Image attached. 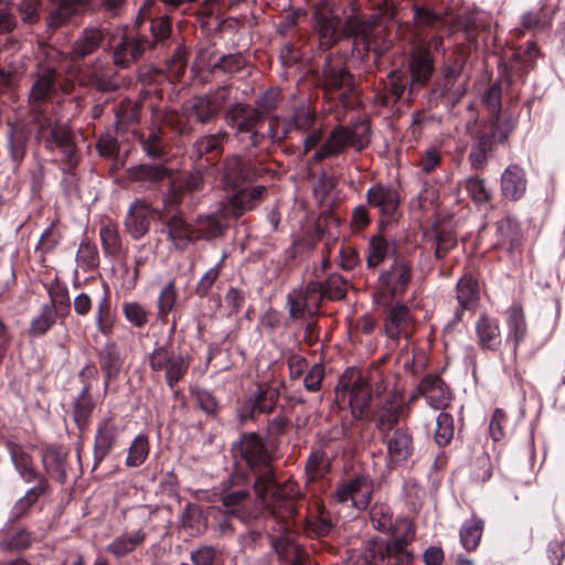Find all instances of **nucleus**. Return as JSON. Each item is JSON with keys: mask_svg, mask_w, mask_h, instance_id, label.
Segmentation results:
<instances>
[{"mask_svg": "<svg viewBox=\"0 0 565 565\" xmlns=\"http://www.w3.org/2000/svg\"><path fill=\"white\" fill-rule=\"evenodd\" d=\"M178 292L174 286V281L170 280L166 284L158 296L157 307H158V317L160 320H167V317L175 307Z\"/></svg>", "mask_w": 565, "mask_h": 565, "instance_id": "64", "label": "nucleus"}, {"mask_svg": "<svg viewBox=\"0 0 565 565\" xmlns=\"http://www.w3.org/2000/svg\"><path fill=\"white\" fill-rule=\"evenodd\" d=\"M259 109L245 103H236L225 114V120L236 140L245 148L259 147L266 135L255 129L262 120Z\"/></svg>", "mask_w": 565, "mask_h": 565, "instance_id": "8", "label": "nucleus"}, {"mask_svg": "<svg viewBox=\"0 0 565 565\" xmlns=\"http://www.w3.org/2000/svg\"><path fill=\"white\" fill-rule=\"evenodd\" d=\"M408 70L414 84L425 85L434 70L429 53L422 49L415 50L411 55Z\"/></svg>", "mask_w": 565, "mask_h": 565, "instance_id": "43", "label": "nucleus"}, {"mask_svg": "<svg viewBox=\"0 0 565 565\" xmlns=\"http://www.w3.org/2000/svg\"><path fill=\"white\" fill-rule=\"evenodd\" d=\"M77 265L85 271L95 269L99 264V256L96 245L88 238H84L76 254Z\"/></svg>", "mask_w": 565, "mask_h": 565, "instance_id": "63", "label": "nucleus"}, {"mask_svg": "<svg viewBox=\"0 0 565 565\" xmlns=\"http://www.w3.org/2000/svg\"><path fill=\"white\" fill-rule=\"evenodd\" d=\"M151 49L150 39L136 28L125 30L113 44V62L116 67L128 68L147 50Z\"/></svg>", "mask_w": 565, "mask_h": 565, "instance_id": "12", "label": "nucleus"}, {"mask_svg": "<svg viewBox=\"0 0 565 565\" xmlns=\"http://www.w3.org/2000/svg\"><path fill=\"white\" fill-rule=\"evenodd\" d=\"M324 86L330 92H337L344 107H352L355 103V84L353 76L341 65L327 61L323 70Z\"/></svg>", "mask_w": 565, "mask_h": 565, "instance_id": "17", "label": "nucleus"}, {"mask_svg": "<svg viewBox=\"0 0 565 565\" xmlns=\"http://www.w3.org/2000/svg\"><path fill=\"white\" fill-rule=\"evenodd\" d=\"M58 316L52 305H42L40 313L31 320L30 334L32 337L44 335L55 324Z\"/></svg>", "mask_w": 565, "mask_h": 565, "instance_id": "55", "label": "nucleus"}, {"mask_svg": "<svg viewBox=\"0 0 565 565\" xmlns=\"http://www.w3.org/2000/svg\"><path fill=\"white\" fill-rule=\"evenodd\" d=\"M47 294L50 297L47 305H52L61 318L67 316L71 308V298L67 287L64 284L55 281L47 288Z\"/></svg>", "mask_w": 565, "mask_h": 565, "instance_id": "59", "label": "nucleus"}, {"mask_svg": "<svg viewBox=\"0 0 565 565\" xmlns=\"http://www.w3.org/2000/svg\"><path fill=\"white\" fill-rule=\"evenodd\" d=\"M226 220H228V216L222 213V209L215 213L199 216L193 227L194 241L213 239L221 236L227 226Z\"/></svg>", "mask_w": 565, "mask_h": 565, "instance_id": "36", "label": "nucleus"}, {"mask_svg": "<svg viewBox=\"0 0 565 565\" xmlns=\"http://www.w3.org/2000/svg\"><path fill=\"white\" fill-rule=\"evenodd\" d=\"M407 414L408 405L403 394L397 390L391 391L377 402L374 415L376 428L381 434L388 433Z\"/></svg>", "mask_w": 565, "mask_h": 565, "instance_id": "15", "label": "nucleus"}, {"mask_svg": "<svg viewBox=\"0 0 565 565\" xmlns=\"http://www.w3.org/2000/svg\"><path fill=\"white\" fill-rule=\"evenodd\" d=\"M394 252L391 242L382 235H374L367 244L366 266L375 268Z\"/></svg>", "mask_w": 565, "mask_h": 565, "instance_id": "50", "label": "nucleus"}, {"mask_svg": "<svg viewBox=\"0 0 565 565\" xmlns=\"http://www.w3.org/2000/svg\"><path fill=\"white\" fill-rule=\"evenodd\" d=\"M411 313L404 303H396L392 306L387 312L384 328L385 334L392 339L397 340L401 337H411Z\"/></svg>", "mask_w": 565, "mask_h": 565, "instance_id": "30", "label": "nucleus"}, {"mask_svg": "<svg viewBox=\"0 0 565 565\" xmlns=\"http://www.w3.org/2000/svg\"><path fill=\"white\" fill-rule=\"evenodd\" d=\"M154 13H157L154 8V0H145L142 6L138 10L137 14V24L140 26L145 21H149V31L151 33L152 39L151 47L156 43H160L166 41L172 31V24L169 15L162 14L159 17H154Z\"/></svg>", "mask_w": 565, "mask_h": 565, "instance_id": "23", "label": "nucleus"}, {"mask_svg": "<svg viewBox=\"0 0 565 565\" xmlns=\"http://www.w3.org/2000/svg\"><path fill=\"white\" fill-rule=\"evenodd\" d=\"M371 140V130L366 121H356L351 126H335L321 146L311 157L312 162H320L327 158L341 154L343 150L351 146L355 150H362Z\"/></svg>", "mask_w": 565, "mask_h": 565, "instance_id": "6", "label": "nucleus"}, {"mask_svg": "<svg viewBox=\"0 0 565 565\" xmlns=\"http://www.w3.org/2000/svg\"><path fill=\"white\" fill-rule=\"evenodd\" d=\"M217 114V110L205 96L194 97L189 107V115L200 124H206L214 120Z\"/></svg>", "mask_w": 565, "mask_h": 565, "instance_id": "62", "label": "nucleus"}, {"mask_svg": "<svg viewBox=\"0 0 565 565\" xmlns=\"http://www.w3.org/2000/svg\"><path fill=\"white\" fill-rule=\"evenodd\" d=\"M44 58L36 64L34 73V83L32 85L29 99L32 103H41L52 97L58 88V67L60 63L67 57L55 47L44 49Z\"/></svg>", "mask_w": 565, "mask_h": 565, "instance_id": "9", "label": "nucleus"}, {"mask_svg": "<svg viewBox=\"0 0 565 565\" xmlns=\"http://www.w3.org/2000/svg\"><path fill=\"white\" fill-rule=\"evenodd\" d=\"M99 237L103 252L106 256L115 257L120 253L121 238L118 233V227L114 222L107 220L102 223L99 228Z\"/></svg>", "mask_w": 565, "mask_h": 565, "instance_id": "53", "label": "nucleus"}, {"mask_svg": "<svg viewBox=\"0 0 565 565\" xmlns=\"http://www.w3.org/2000/svg\"><path fill=\"white\" fill-rule=\"evenodd\" d=\"M254 399L260 406V413H271L279 399V388L270 384H259L254 393H252Z\"/></svg>", "mask_w": 565, "mask_h": 565, "instance_id": "60", "label": "nucleus"}, {"mask_svg": "<svg viewBox=\"0 0 565 565\" xmlns=\"http://www.w3.org/2000/svg\"><path fill=\"white\" fill-rule=\"evenodd\" d=\"M97 355L100 371L104 374V386L106 390L110 381L118 379L124 364V358L114 341H107Z\"/></svg>", "mask_w": 565, "mask_h": 565, "instance_id": "29", "label": "nucleus"}, {"mask_svg": "<svg viewBox=\"0 0 565 565\" xmlns=\"http://www.w3.org/2000/svg\"><path fill=\"white\" fill-rule=\"evenodd\" d=\"M138 143L145 154L150 159L161 160L166 157L161 129L158 127H151L148 132L139 134Z\"/></svg>", "mask_w": 565, "mask_h": 565, "instance_id": "48", "label": "nucleus"}, {"mask_svg": "<svg viewBox=\"0 0 565 565\" xmlns=\"http://www.w3.org/2000/svg\"><path fill=\"white\" fill-rule=\"evenodd\" d=\"M323 299L322 282L309 281L305 287L291 290L287 295V305L292 318H305L315 316Z\"/></svg>", "mask_w": 565, "mask_h": 565, "instance_id": "13", "label": "nucleus"}, {"mask_svg": "<svg viewBox=\"0 0 565 565\" xmlns=\"http://www.w3.org/2000/svg\"><path fill=\"white\" fill-rule=\"evenodd\" d=\"M47 482L45 478H40V483L29 489L11 509L7 526L23 518L38 499L46 491Z\"/></svg>", "mask_w": 565, "mask_h": 565, "instance_id": "46", "label": "nucleus"}, {"mask_svg": "<svg viewBox=\"0 0 565 565\" xmlns=\"http://www.w3.org/2000/svg\"><path fill=\"white\" fill-rule=\"evenodd\" d=\"M408 79L406 75L398 70H393L387 75L386 79L383 82V90H384V99L388 103L390 99L392 102H397L403 95Z\"/></svg>", "mask_w": 565, "mask_h": 565, "instance_id": "58", "label": "nucleus"}, {"mask_svg": "<svg viewBox=\"0 0 565 565\" xmlns=\"http://www.w3.org/2000/svg\"><path fill=\"white\" fill-rule=\"evenodd\" d=\"M494 131L491 127L480 126L471 143L468 160L472 170H482L488 162V154L494 145Z\"/></svg>", "mask_w": 565, "mask_h": 565, "instance_id": "27", "label": "nucleus"}, {"mask_svg": "<svg viewBox=\"0 0 565 565\" xmlns=\"http://www.w3.org/2000/svg\"><path fill=\"white\" fill-rule=\"evenodd\" d=\"M265 192L264 185L239 190L223 204L222 213L228 218H238L246 211L254 209L262 201Z\"/></svg>", "mask_w": 565, "mask_h": 565, "instance_id": "24", "label": "nucleus"}, {"mask_svg": "<svg viewBox=\"0 0 565 565\" xmlns=\"http://www.w3.org/2000/svg\"><path fill=\"white\" fill-rule=\"evenodd\" d=\"M120 433L121 429L113 418L102 419L97 424L93 447V469H96L116 447Z\"/></svg>", "mask_w": 565, "mask_h": 565, "instance_id": "21", "label": "nucleus"}, {"mask_svg": "<svg viewBox=\"0 0 565 565\" xmlns=\"http://www.w3.org/2000/svg\"><path fill=\"white\" fill-rule=\"evenodd\" d=\"M521 239L522 235L515 220L503 217L497 222V247L512 253L520 245Z\"/></svg>", "mask_w": 565, "mask_h": 565, "instance_id": "42", "label": "nucleus"}, {"mask_svg": "<svg viewBox=\"0 0 565 565\" xmlns=\"http://www.w3.org/2000/svg\"><path fill=\"white\" fill-rule=\"evenodd\" d=\"M313 21L319 47L324 51L329 50L340 39V18L326 4H321L315 9Z\"/></svg>", "mask_w": 565, "mask_h": 565, "instance_id": "20", "label": "nucleus"}, {"mask_svg": "<svg viewBox=\"0 0 565 565\" xmlns=\"http://www.w3.org/2000/svg\"><path fill=\"white\" fill-rule=\"evenodd\" d=\"M330 458L327 452L317 448L307 458L306 473L309 480L315 481L323 478L330 471Z\"/></svg>", "mask_w": 565, "mask_h": 565, "instance_id": "54", "label": "nucleus"}, {"mask_svg": "<svg viewBox=\"0 0 565 565\" xmlns=\"http://www.w3.org/2000/svg\"><path fill=\"white\" fill-rule=\"evenodd\" d=\"M233 452L239 466H245L255 477L253 489L263 504L274 510L282 508V515L296 514L298 486L292 481L277 482L273 467L274 454L266 440L257 433H246L233 445Z\"/></svg>", "mask_w": 565, "mask_h": 565, "instance_id": "1", "label": "nucleus"}, {"mask_svg": "<svg viewBox=\"0 0 565 565\" xmlns=\"http://www.w3.org/2000/svg\"><path fill=\"white\" fill-rule=\"evenodd\" d=\"M507 343L513 344V355H516L519 345L524 341L526 335V322L524 313L520 307L512 306L507 311Z\"/></svg>", "mask_w": 565, "mask_h": 565, "instance_id": "38", "label": "nucleus"}, {"mask_svg": "<svg viewBox=\"0 0 565 565\" xmlns=\"http://www.w3.org/2000/svg\"><path fill=\"white\" fill-rule=\"evenodd\" d=\"M36 541V534L28 527H18L6 532L0 540V551L6 553L24 552Z\"/></svg>", "mask_w": 565, "mask_h": 565, "instance_id": "41", "label": "nucleus"}, {"mask_svg": "<svg viewBox=\"0 0 565 565\" xmlns=\"http://www.w3.org/2000/svg\"><path fill=\"white\" fill-rule=\"evenodd\" d=\"M526 190V179L522 168L510 164L501 174V192L505 199L516 201Z\"/></svg>", "mask_w": 565, "mask_h": 565, "instance_id": "35", "label": "nucleus"}, {"mask_svg": "<svg viewBox=\"0 0 565 565\" xmlns=\"http://www.w3.org/2000/svg\"><path fill=\"white\" fill-rule=\"evenodd\" d=\"M412 561L413 553L405 548L404 540L372 537L364 544L363 562L366 565H408Z\"/></svg>", "mask_w": 565, "mask_h": 565, "instance_id": "10", "label": "nucleus"}, {"mask_svg": "<svg viewBox=\"0 0 565 565\" xmlns=\"http://www.w3.org/2000/svg\"><path fill=\"white\" fill-rule=\"evenodd\" d=\"M95 324L103 335H109L114 329V318L110 310L108 287L104 285V292L98 298L95 308Z\"/></svg>", "mask_w": 565, "mask_h": 565, "instance_id": "51", "label": "nucleus"}, {"mask_svg": "<svg viewBox=\"0 0 565 565\" xmlns=\"http://www.w3.org/2000/svg\"><path fill=\"white\" fill-rule=\"evenodd\" d=\"M458 185L467 191L476 204H484L491 200V192L487 189L484 179L468 177L459 182Z\"/></svg>", "mask_w": 565, "mask_h": 565, "instance_id": "61", "label": "nucleus"}, {"mask_svg": "<svg viewBox=\"0 0 565 565\" xmlns=\"http://www.w3.org/2000/svg\"><path fill=\"white\" fill-rule=\"evenodd\" d=\"M387 454L392 462L402 463L408 460L414 451L413 437L405 427H398L392 433L382 434Z\"/></svg>", "mask_w": 565, "mask_h": 565, "instance_id": "25", "label": "nucleus"}, {"mask_svg": "<svg viewBox=\"0 0 565 565\" xmlns=\"http://www.w3.org/2000/svg\"><path fill=\"white\" fill-rule=\"evenodd\" d=\"M462 72V63L459 60L448 62L444 68V76L438 83L440 95L448 97L449 102L456 104L466 93V87L457 84Z\"/></svg>", "mask_w": 565, "mask_h": 565, "instance_id": "32", "label": "nucleus"}, {"mask_svg": "<svg viewBox=\"0 0 565 565\" xmlns=\"http://www.w3.org/2000/svg\"><path fill=\"white\" fill-rule=\"evenodd\" d=\"M294 130L295 124L290 116H273L269 120L267 132L265 134L273 143H280L284 141Z\"/></svg>", "mask_w": 565, "mask_h": 565, "instance_id": "57", "label": "nucleus"}, {"mask_svg": "<svg viewBox=\"0 0 565 565\" xmlns=\"http://www.w3.org/2000/svg\"><path fill=\"white\" fill-rule=\"evenodd\" d=\"M412 278L411 265L405 260L395 259L388 269L381 273L377 288L383 295L391 297L405 294Z\"/></svg>", "mask_w": 565, "mask_h": 565, "instance_id": "19", "label": "nucleus"}, {"mask_svg": "<svg viewBox=\"0 0 565 565\" xmlns=\"http://www.w3.org/2000/svg\"><path fill=\"white\" fill-rule=\"evenodd\" d=\"M475 332L481 349L497 351L500 348L502 337L497 318L480 316L475 323Z\"/></svg>", "mask_w": 565, "mask_h": 565, "instance_id": "31", "label": "nucleus"}, {"mask_svg": "<svg viewBox=\"0 0 565 565\" xmlns=\"http://www.w3.org/2000/svg\"><path fill=\"white\" fill-rule=\"evenodd\" d=\"M154 217L162 218V212L152 207L146 200L137 199L129 205L124 222L125 228L134 239H140L148 233Z\"/></svg>", "mask_w": 565, "mask_h": 565, "instance_id": "18", "label": "nucleus"}, {"mask_svg": "<svg viewBox=\"0 0 565 565\" xmlns=\"http://www.w3.org/2000/svg\"><path fill=\"white\" fill-rule=\"evenodd\" d=\"M484 522L482 519L472 515L466 520L459 531L460 543L467 551H473L478 547L482 533Z\"/></svg>", "mask_w": 565, "mask_h": 565, "instance_id": "49", "label": "nucleus"}, {"mask_svg": "<svg viewBox=\"0 0 565 565\" xmlns=\"http://www.w3.org/2000/svg\"><path fill=\"white\" fill-rule=\"evenodd\" d=\"M388 385L387 375L379 367L366 375L359 369L348 367L338 381L335 396L338 401L348 398L353 417L361 418L370 406L372 395L380 401L386 395Z\"/></svg>", "mask_w": 565, "mask_h": 565, "instance_id": "4", "label": "nucleus"}, {"mask_svg": "<svg viewBox=\"0 0 565 565\" xmlns=\"http://www.w3.org/2000/svg\"><path fill=\"white\" fill-rule=\"evenodd\" d=\"M343 33L353 39V54L361 60L363 72L374 74L381 68L380 58L392 47L393 40L386 29L375 20L349 17Z\"/></svg>", "mask_w": 565, "mask_h": 565, "instance_id": "3", "label": "nucleus"}, {"mask_svg": "<svg viewBox=\"0 0 565 565\" xmlns=\"http://www.w3.org/2000/svg\"><path fill=\"white\" fill-rule=\"evenodd\" d=\"M95 408V403L90 393L88 392L87 386L82 387V391L77 395V397L73 402V419L77 428L83 431L87 428L93 411Z\"/></svg>", "mask_w": 565, "mask_h": 565, "instance_id": "47", "label": "nucleus"}, {"mask_svg": "<svg viewBox=\"0 0 565 565\" xmlns=\"http://www.w3.org/2000/svg\"><path fill=\"white\" fill-rule=\"evenodd\" d=\"M203 174L199 170L191 172L180 185H177L171 181L168 192L164 194L162 200L164 207L170 209L179 204L183 191H189L191 193L200 191L203 186Z\"/></svg>", "mask_w": 565, "mask_h": 565, "instance_id": "39", "label": "nucleus"}, {"mask_svg": "<svg viewBox=\"0 0 565 565\" xmlns=\"http://www.w3.org/2000/svg\"><path fill=\"white\" fill-rule=\"evenodd\" d=\"M75 132L64 124H52L45 120L38 130L36 138L43 147L61 153V170L64 174H74L79 163V151L75 141Z\"/></svg>", "mask_w": 565, "mask_h": 565, "instance_id": "5", "label": "nucleus"}, {"mask_svg": "<svg viewBox=\"0 0 565 565\" xmlns=\"http://www.w3.org/2000/svg\"><path fill=\"white\" fill-rule=\"evenodd\" d=\"M126 178L130 182L140 183L148 189H152L166 179H170L171 170L161 163H139L126 170Z\"/></svg>", "mask_w": 565, "mask_h": 565, "instance_id": "26", "label": "nucleus"}, {"mask_svg": "<svg viewBox=\"0 0 565 565\" xmlns=\"http://www.w3.org/2000/svg\"><path fill=\"white\" fill-rule=\"evenodd\" d=\"M179 525L190 536H198L206 530L207 521L199 505L188 503L179 516Z\"/></svg>", "mask_w": 565, "mask_h": 565, "instance_id": "44", "label": "nucleus"}, {"mask_svg": "<svg viewBox=\"0 0 565 565\" xmlns=\"http://www.w3.org/2000/svg\"><path fill=\"white\" fill-rule=\"evenodd\" d=\"M372 491L371 480L360 475L339 484L334 498L341 504L365 510L370 504Z\"/></svg>", "mask_w": 565, "mask_h": 565, "instance_id": "16", "label": "nucleus"}, {"mask_svg": "<svg viewBox=\"0 0 565 565\" xmlns=\"http://www.w3.org/2000/svg\"><path fill=\"white\" fill-rule=\"evenodd\" d=\"M7 448L15 470L25 482H40V478H44L33 467L31 455L28 454L20 445L10 441L7 444Z\"/></svg>", "mask_w": 565, "mask_h": 565, "instance_id": "37", "label": "nucleus"}, {"mask_svg": "<svg viewBox=\"0 0 565 565\" xmlns=\"http://www.w3.org/2000/svg\"><path fill=\"white\" fill-rule=\"evenodd\" d=\"M67 454L56 445H49L42 450V463L46 473L64 483L67 478Z\"/></svg>", "mask_w": 565, "mask_h": 565, "instance_id": "34", "label": "nucleus"}, {"mask_svg": "<svg viewBox=\"0 0 565 565\" xmlns=\"http://www.w3.org/2000/svg\"><path fill=\"white\" fill-rule=\"evenodd\" d=\"M479 299V285L471 275L462 276L457 282V300L461 308L471 309Z\"/></svg>", "mask_w": 565, "mask_h": 565, "instance_id": "52", "label": "nucleus"}, {"mask_svg": "<svg viewBox=\"0 0 565 565\" xmlns=\"http://www.w3.org/2000/svg\"><path fill=\"white\" fill-rule=\"evenodd\" d=\"M146 536L147 534L142 529L125 531L115 536L105 550L115 558L120 559L140 547L143 544Z\"/></svg>", "mask_w": 565, "mask_h": 565, "instance_id": "33", "label": "nucleus"}, {"mask_svg": "<svg viewBox=\"0 0 565 565\" xmlns=\"http://www.w3.org/2000/svg\"><path fill=\"white\" fill-rule=\"evenodd\" d=\"M418 393L434 409L445 408L451 399L449 390L438 375H426L418 385Z\"/></svg>", "mask_w": 565, "mask_h": 565, "instance_id": "28", "label": "nucleus"}, {"mask_svg": "<svg viewBox=\"0 0 565 565\" xmlns=\"http://www.w3.org/2000/svg\"><path fill=\"white\" fill-rule=\"evenodd\" d=\"M366 200L371 206L379 209L383 223L392 221L399 205L398 191L392 184H374L366 191Z\"/></svg>", "mask_w": 565, "mask_h": 565, "instance_id": "22", "label": "nucleus"}, {"mask_svg": "<svg viewBox=\"0 0 565 565\" xmlns=\"http://www.w3.org/2000/svg\"><path fill=\"white\" fill-rule=\"evenodd\" d=\"M228 141V132L224 129L215 134L204 135L198 138L192 145V156L201 159L204 154L220 157L224 145Z\"/></svg>", "mask_w": 565, "mask_h": 565, "instance_id": "40", "label": "nucleus"}, {"mask_svg": "<svg viewBox=\"0 0 565 565\" xmlns=\"http://www.w3.org/2000/svg\"><path fill=\"white\" fill-rule=\"evenodd\" d=\"M152 372H164V381L173 388L188 373L190 358L175 353L170 345H157L148 356Z\"/></svg>", "mask_w": 565, "mask_h": 565, "instance_id": "11", "label": "nucleus"}, {"mask_svg": "<svg viewBox=\"0 0 565 565\" xmlns=\"http://www.w3.org/2000/svg\"><path fill=\"white\" fill-rule=\"evenodd\" d=\"M256 499L258 502L254 503L247 489H231L221 494L222 508L220 511L224 515L234 516L242 523L249 525L253 521L257 520L262 507H264L270 510L274 516L286 522L285 530L289 527L288 520L292 516L282 515L281 507L274 510L273 507L263 504L257 497Z\"/></svg>", "mask_w": 565, "mask_h": 565, "instance_id": "7", "label": "nucleus"}, {"mask_svg": "<svg viewBox=\"0 0 565 565\" xmlns=\"http://www.w3.org/2000/svg\"><path fill=\"white\" fill-rule=\"evenodd\" d=\"M166 226L168 230V238L177 249L184 250L188 245L194 241L193 228H190L181 216L177 214L170 216L166 222Z\"/></svg>", "mask_w": 565, "mask_h": 565, "instance_id": "45", "label": "nucleus"}, {"mask_svg": "<svg viewBox=\"0 0 565 565\" xmlns=\"http://www.w3.org/2000/svg\"><path fill=\"white\" fill-rule=\"evenodd\" d=\"M149 439L145 434L137 435L128 448L125 465L129 468L140 467L148 458Z\"/></svg>", "mask_w": 565, "mask_h": 565, "instance_id": "56", "label": "nucleus"}, {"mask_svg": "<svg viewBox=\"0 0 565 565\" xmlns=\"http://www.w3.org/2000/svg\"><path fill=\"white\" fill-rule=\"evenodd\" d=\"M105 38L103 29L85 28L72 44L70 61L73 63L71 73L82 86L94 87L99 92H113L118 85L114 79L115 70L106 57H96L93 62L79 65V60L95 53Z\"/></svg>", "mask_w": 565, "mask_h": 565, "instance_id": "2", "label": "nucleus"}, {"mask_svg": "<svg viewBox=\"0 0 565 565\" xmlns=\"http://www.w3.org/2000/svg\"><path fill=\"white\" fill-rule=\"evenodd\" d=\"M223 181L227 186L238 188L245 182L264 178L270 170L239 156H227L224 159Z\"/></svg>", "mask_w": 565, "mask_h": 565, "instance_id": "14", "label": "nucleus"}]
</instances>
